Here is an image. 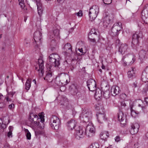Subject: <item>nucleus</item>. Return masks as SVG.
Wrapping results in <instances>:
<instances>
[{
	"label": "nucleus",
	"mask_w": 148,
	"mask_h": 148,
	"mask_svg": "<svg viewBox=\"0 0 148 148\" xmlns=\"http://www.w3.org/2000/svg\"><path fill=\"white\" fill-rule=\"evenodd\" d=\"M74 95H76L77 96H78L79 95H81L80 93V92H77L75 93H74Z\"/></svg>",
	"instance_id": "e2e57ef3"
},
{
	"label": "nucleus",
	"mask_w": 148,
	"mask_h": 148,
	"mask_svg": "<svg viewBox=\"0 0 148 148\" xmlns=\"http://www.w3.org/2000/svg\"><path fill=\"white\" fill-rule=\"evenodd\" d=\"M146 51L143 50L140 51L139 53V56L140 59H143L145 58L146 54Z\"/></svg>",
	"instance_id": "473e14b6"
},
{
	"label": "nucleus",
	"mask_w": 148,
	"mask_h": 148,
	"mask_svg": "<svg viewBox=\"0 0 148 148\" xmlns=\"http://www.w3.org/2000/svg\"><path fill=\"white\" fill-rule=\"evenodd\" d=\"M121 90L120 88L118 86H113L111 89V95L114 96L118 95L121 92Z\"/></svg>",
	"instance_id": "2eb2a0df"
},
{
	"label": "nucleus",
	"mask_w": 148,
	"mask_h": 148,
	"mask_svg": "<svg viewBox=\"0 0 148 148\" xmlns=\"http://www.w3.org/2000/svg\"><path fill=\"white\" fill-rule=\"evenodd\" d=\"M7 125L4 124L2 119H0V134L2 133L7 127Z\"/></svg>",
	"instance_id": "a878e982"
},
{
	"label": "nucleus",
	"mask_w": 148,
	"mask_h": 148,
	"mask_svg": "<svg viewBox=\"0 0 148 148\" xmlns=\"http://www.w3.org/2000/svg\"><path fill=\"white\" fill-rule=\"evenodd\" d=\"M24 131L26 133L27 139L28 140H30L31 139V135L27 129H25Z\"/></svg>",
	"instance_id": "c9c22d12"
},
{
	"label": "nucleus",
	"mask_w": 148,
	"mask_h": 148,
	"mask_svg": "<svg viewBox=\"0 0 148 148\" xmlns=\"http://www.w3.org/2000/svg\"><path fill=\"white\" fill-rule=\"evenodd\" d=\"M49 58H51L56 59L58 61H60V56L57 54L56 53H52L49 56Z\"/></svg>",
	"instance_id": "cd10ccee"
},
{
	"label": "nucleus",
	"mask_w": 148,
	"mask_h": 148,
	"mask_svg": "<svg viewBox=\"0 0 148 148\" xmlns=\"http://www.w3.org/2000/svg\"><path fill=\"white\" fill-rule=\"evenodd\" d=\"M31 86V81L29 79H27V81L25 84V89L28 90H29Z\"/></svg>",
	"instance_id": "72a5a7b5"
},
{
	"label": "nucleus",
	"mask_w": 148,
	"mask_h": 148,
	"mask_svg": "<svg viewBox=\"0 0 148 148\" xmlns=\"http://www.w3.org/2000/svg\"><path fill=\"white\" fill-rule=\"evenodd\" d=\"M110 17L108 15L103 18V25L105 27H108V25L110 23Z\"/></svg>",
	"instance_id": "412c9836"
},
{
	"label": "nucleus",
	"mask_w": 148,
	"mask_h": 148,
	"mask_svg": "<svg viewBox=\"0 0 148 148\" xmlns=\"http://www.w3.org/2000/svg\"><path fill=\"white\" fill-rule=\"evenodd\" d=\"M90 38H91V37H90ZM96 38H88V39L90 42H92L93 43H95V44H96Z\"/></svg>",
	"instance_id": "8fccbe9b"
},
{
	"label": "nucleus",
	"mask_w": 148,
	"mask_h": 148,
	"mask_svg": "<svg viewBox=\"0 0 148 148\" xmlns=\"http://www.w3.org/2000/svg\"><path fill=\"white\" fill-rule=\"evenodd\" d=\"M86 129L82 126H79L76 130L75 138L78 140L83 138L86 134Z\"/></svg>",
	"instance_id": "6e6552de"
},
{
	"label": "nucleus",
	"mask_w": 148,
	"mask_h": 148,
	"mask_svg": "<svg viewBox=\"0 0 148 148\" xmlns=\"http://www.w3.org/2000/svg\"><path fill=\"white\" fill-rule=\"evenodd\" d=\"M78 50L80 52H82L83 51L82 48L79 49Z\"/></svg>",
	"instance_id": "338daca9"
},
{
	"label": "nucleus",
	"mask_w": 148,
	"mask_h": 148,
	"mask_svg": "<svg viewBox=\"0 0 148 148\" xmlns=\"http://www.w3.org/2000/svg\"><path fill=\"white\" fill-rule=\"evenodd\" d=\"M125 93H122L120 95V98L123 99H125L127 96V95L126 93H128L129 92V90L127 87L126 88V90H125Z\"/></svg>",
	"instance_id": "7c9ffc66"
},
{
	"label": "nucleus",
	"mask_w": 148,
	"mask_h": 148,
	"mask_svg": "<svg viewBox=\"0 0 148 148\" xmlns=\"http://www.w3.org/2000/svg\"><path fill=\"white\" fill-rule=\"evenodd\" d=\"M53 34L55 36L58 37L59 35V31L58 29H56L53 31Z\"/></svg>",
	"instance_id": "ea45409f"
},
{
	"label": "nucleus",
	"mask_w": 148,
	"mask_h": 148,
	"mask_svg": "<svg viewBox=\"0 0 148 148\" xmlns=\"http://www.w3.org/2000/svg\"><path fill=\"white\" fill-rule=\"evenodd\" d=\"M134 106V105L133 103L132 104H130V110H133V108Z\"/></svg>",
	"instance_id": "680f3d73"
},
{
	"label": "nucleus",
	"mask_w": 148,
	"mask_h": 148,
	"mask_svg": "<svg viewBox=\"0 0 148 148\" xmlns=\"http://www.w3.org/2000/svg\"><path fill=\"white\" fill-rule=\"evenodd\" d=\"M97 31L95 28L92 29L88 34H97Z\"/></svg>",
	"instance_id": "37998d69"
},
{
	"label": "nucleus",
	"mask_w": 148,
	"mask_h": 148,
	"mask_svg": "<svg viewBox=\"0 0 148 148\" xmlns=\"http://www.w3.org/2000/svg\"><path fill=\"white\" fill-rule=\"evenodd\" d=\"M49 63L50 66L51 67L53 66L56 67H58L59 65L60 64V61H58L57 60H56V59L49 58Z\"/></svg>",
	"instance_id": "6ab92c4d"
},
{
	"label": "nucleus",
	"mask_w": 148,
	"mask_h": 148,
	"mask_svg": "<svg viewBox=\"0 0 148 148\" xmlns=\"http://www.w3.org/2000/svg\"><path fill=\"white\" fill-rule=\"evenodd\" d=\"M63 49L66 53H70L72 52V46L68 42L64 45Z\"/></svg>",
	"instance_id": "aec40b11"
},
{
	"label": "nucleus",
	"mask_w": 148,
	"mask_h": 148,
	"mask_svg": "<svg viewBox=\"0 0 148 148\" xmlns=\"http://www.w3.org/2000/svg\"><path fill=\"white\" fill-rule=\"evenodd\" d=\"M103 3L106 4H110L112 3V0H103Z\"/></svg>",
	"instance_id": "a18cd8bd"
},
{
	"label": "nucleus",
	"mask_w": 148,
	"mask_h": 148,
	"mask_svg": "<svg viewBox=\"0 0 148 148\" xmlns=\"http://www.w3.org/2000/svg\"><path fill=\"white\" fill-rule=\"evenodd\" d=\"M44 78L45 80L49 82H52L54 79L52 73L50 71L46 72L45 77Z\"/></svg>",
	"instance_id": "a211bd4d"
},
{
	"label": "nucleus",
	"mask_w": 148,
	"mask_h": 148,
	"mask_svg": "<svg viewBox=\"0 0 148 148\" xmlns=\"http://www.w3.org/2000/svg\"><path fill=\"white\" fill-rule=\"evenodd\" d=\"M142 32H136L132 36V46L134 48L137 47L138 45L139 40L141 38Z\"/></svg>",
	"instance_id": "423d86ee"
},
{
	"label": "nucleus",
	"mask_w": 148,
	"mask_h": 148,
	"mask_svg": "<svg viewBox=\"0 0 148 148\" xmlns=\"http://www.w3.org/2000/svg\"><path fill=\"white\" fill-rule=\"evenodd\" d=\"M89 129L90 135H88V136L89 137H91L95 133V129L93 127L89 128Z\"/></svg>",
	"instance_id": "4c0bfd02"
},
{
	"label": "nucleus",
	"mask_w": 148,
	"mask_h": 148,
	"mask_svg": "<svg viewBox=\"0 0 148 148\" xmlns=\"http://www.w3.org/2000/svg\"><path fill=\"white\" fill-rule=\"evenodd\" d=\"M98 35H97V34H88V38H90V37H91V38H96L98 37Z\"/></svg>",
	"instance_id": "58836bf2"
},
{
	"label": "nucleus",
	"mask_w": 148,
	"mask_h": 148,
	"mask_svg": "<svg viewBox=\"0 0 148 148\" xmlns=\"http://www.w3.org/2000/svg\"><path fill=\"white\" fill-rule=\"evenodd\" d=\"M95 90V96L97 97L100 98L101 97L102 95V90L99 89H96Z\"/></svg>",
	"instance_id": "c756f323"
},
{
	"label": "nucleus",
	"mask_w": 148,
	"mask_h": 148,
	"mask_svg": "<svg viewBox=\"0 0 148 148\" xmlns=\"http://www.w3.org/2000/svg\"><path fill=\"white\" fill-rule=\"evenodd\" d=\"M29 120L31 121V123L34 124V126H38L40 128V125H42L40 123V119L37 116L33 113H30L29 115Z\"/></svg>",
	"instance_id": "0eeeda50"
},
{
	"label": "nucleus",
	"mask_w": 148,
	"mask_h": 148,
	"mask_svg": "<svg viewBox=\"0 0 148 148\" xmlns=\"http://www.w3.org/2000/svg\"><path fill=\"white\" fill-rule=\"evenodd\" d=\"M118 119L119 121L120 122H123L126 119V116L122 112H119L118 113Z\"/></svg>",
	"instance_id": "4be33fe9"
},
{
	"label": "nucleus",
	"mask_w": 148,
	"mask_h": 148,
	"mask_svg": "<svg viewBox=\"0 0 148 148\" xmlns=\"http://www.w3.org/2000/svg\"><path fill=\"white\" fill-rule=\"evenodd\" d=\"M102 94L103 97L106 99H108L110 98V90L108 89L102 90Z\"/></svg>",
	"instance_id": "393cba45"
},
{
	"label": "nucleus",
	"mask_w": 148,
	"mask_h": 148,
	"mask_svg": "<svg viewBox=\"0 0 148 148\" xmlns=\"http://www.w3.org/2000/svg\"><path fill=\"white\" fill-rule=\"evenodd\" d=\"M42 133V132L40 130H36L35 131V133L36 136L41 134Z\"/></svg>",
	"instance_id": "de8ad7c7"
},
{
	"label": "nucleus",
	"mask_w": 148,
	"mask_h": 148,
	"mask_svg": "<svg viewBox=\"0 0 148 148\" xmlns=\"http://www.w3.org/2000/svg\"><path fill=\"white\" fill-rule=\"evenodd\" d=\"M75 14L79 17L83 15L82 11L80 10L78 12L76 13Z\"/></svg>",
	"instance_id": "09e8293b"
},
{
	"label": "nucleus",
	"mask_w": 148,
	"mask_h": 148,
	"mask_svg": "<svg viewBox=\"0 0 148 148\" xmlns=\"http://www.w3.org/2000/svg\"><path fill=\"white\" fill-rule=\"evenodd\" d=\"M9 108L11 110L13 109L14 108V105L13 103H12L9 105L8 106Z\"/></svg>",
	"instance_id": "3c124183"
},
{
	"label": "nucleus",
	"mask_w": 148,
	"mask_h": 148,
	"mask_svg": "<svg viewBox=\"0 0 148 148\" xmlns=\"http://www.w3.org/2000/svg\"><path fill=\"white\" fill-rule=\"evenodd\" d=\"M92 113L91 112L83 110L79 116L80 119L85 122H88L91 118Z\"/></svg>",
	"instance_id": "39448f33"
},
{
	"label": "nucleus",
	"mask_w": 148,
	"mask_h": 148,
	"mask_svg": "<svg viewBox=\"0 0 148 148\" xmlns=\"http://www.w3.org/2000/svg\"><path fill=\"white\" fill-rule=\"evenodd\" d=\"M88 148H100V145L97 143H92Z\"/></svg>",
	"instance_id": "f704fd0d"
},
{
	"label": "nucleus",
	"mask_w": 148,
	"mask_h": 148,
	"mask_svg": "<svg viewBox=\"0 0 148 148\" xmlns=\"http://www.w3.org/2000/svg\"><path fill=\"white\" fill-rule=\"evenodd\" d=\"M141 78L143 81L145 82H147L148 81V78H146V77H145V74L143 73L142 74Z\"/></svg>",
	"instance_id": "79ce46f5"
},
{
	"label": "nucleus",
	"mask_w": 148,
	"mask_h": 148,
	"mask_svg": "<svg viewBox=\"0 0 148 148\" xmlns=\"http://www.w3.org/2000/svg\"><path fill=\"white\" fill-rule=\"evenodd\" d=\"M38 14L39 15H40V14L42 13V8L40 9H38Z\"/></svg>",
	"instance_id": "4d7b16f0"
},
{
	"label": "nucleus",
	"mask_w": 148,
	"mask_h": 148,
	"mask_svg": "<svg viewBox=\"0 0 148 148\" xmlns=\"http://www.w3.org/2000/svg\"><path fill=\"white\" fill-rule=\"evenodd\" d=\"M77 123L75 120L72 119L67 122L66 125L69 130H72L76 126Z\"/></svg>",
	"instance_id": "dca6fc26"
},
{
	"label": "nucleus",
	"mask_w": 148,
	"mask_h": 148,
	"mask_svg": "<svg viewBox=\"0 0 148 148\" xmlns=\"http://www.w3.org/2000/svg\"><path fill=\"white\" fill-rule=\"evenodd\" d=\"M141 18L145 24H148V4L145 5L142 11Z\"/></svg>",
	"instance_id": "9d476101"
},
{
	"label": "nucleus",
	"mask_w": 148,
	"mask_h": 148,
	"mask_svg": "<svg viewBox=\"0 0 148 148\" xmlns=\"http://www.w3.org/2000/svg\"><path fill=\"white\" fill-rule=\"evenodd\" d=\"M61 124V121L60 119L56 116L52 115L51 118L49 123L51 128L57 131L60 128Z\"/></svg>",
	"instance_id": "f257e3e1"
},
{
	"label": "nucleus",
	"mask_w": 148,
	"mask_h": 148,
	"mask_svg": "<svg viewBox=\"0 0 148 148\" xmlns=\"http://www.w3.org/2000/svg\"><path fill=\"white\" fill-rule=\"evenodd\" d=\"M134 68L133 69L132 68L131 69V70H130L128 71L127 73V74L128 75V77L129 78H131L132 77L133 75V74H134L135 71H134Z\"/></svg>",
	"instance_id": "e433bc0d"
},
{
	"label": "nucleus",
	"mask_w": 148,
	"mask_h": 148,
	"mask_svg": "<svg viewBox=\"0 0 148 148\" xmlns=\"http://www.w3.org/2000/svg\"><path fill=\"white\" fill-rule=\"evenodd\" d=\"M87 86L89 90L91 91H95L97 88L96 83L93 79H90L87 82Z\"/></svg>",
	"instance_id": "9b49d317"
},
{
	"label": "nucleus",
	"mask_w": 148,
	"mask_h": 148,
	"mask_svg": "<svg viewBox=\"0 0 148 148\" xmlns=\"http://www.w3.org/2000/svg\"><path fill=\"white\" fill-rule=\"evenodd\" d=\"M139 125L138 123L132 124L131 125V128L130 129V133L132 134H136L138 131Z\"/></svg>",
	"instance_id": "ddd939ff"
},
{
	"label": "nucleus",
	"mask_w": 148,
	"mask_h": 148,
	"mask_svg": "<svg viewBox=\"0 0 148 148\" xmlns=\"http://www.w3.org/2000/svg\"><path fill=\"white\" fill-rule=\"evenodd\" d=\"M145 101L147 104H148V98L146 97L145 98Z\"/></svg>",
	"instance_id": "052dcab7"
},
{
	"label": "nucleus",
	"mask_w": 148,
	"mask_h": 148,
	"mask_svg": "<svg viewBox=\"0 0 148 148\" xmlns=\"http://www.w3.org/2000/svg\"><path fill=\"white\" fill-rule=\"evenodd\" d=\"M135 61V57L132 55H125L123 57L121 62L124 66L130 65L133 64Z\"/></svg>",
	"instance_id": "f03ea898"
},
{
	"label": "nucleus",
	"mask_w": 148,
	"mask_h": 148,
	"mask_svg": "<svg viewBox=\"0 0 148 148\" xmlns=\"http://www.w3.org/2000/svg\"><path fill=\"white\" fill-rule=\"evenodd\" d=\"M98 122L99 123H103V121L107 120V118L104 113H99L96 114Z\"/></svg>",
	"instance_id": "4468645a"
},
{
	"label": "nucleus",
	"mask_w": 148,
	"mask_h": 148,
	"mask_svg": "<svg viewBox=\"0 0 148 148\" xmlns=\"http://www.w3.org/2000/svg\"><path fill=\"white\" fill-rule=\"evenodd\" d=\"M147 91H148V86L146 85L143 87V92L144 93H146Z\"/></svg>",
	"instance_id": "c03bdc74"
},
{
	"label": "nucleus",
	"mask_w": 148,
	"mask_h": 148,
	"mask_svg": "<svg viewBox=\"0 0 148 148\" xmlns=\"http://www.w3.org/2000/svg\"><path fill=\"white\" fill-rule=\"evenodd\" d=\"M128 49L127 45L126 44H121L119 47V51L122 54L127 52Z\"/></svg>",
	"instance_id": "f3484780"
},
{
	"label": "nucleus",
	"mask_w": 148,
	"mask_h": 148,
	"mask_svg": "<svg viewBox=\"0 0 148 148\" xmlns=\"http://www.w3.org/2000/svg\"><path fill=\"white\" fill-rule=\"evenodd\" d=\"M122 23L118 22L114 23L111 29V35L113 36H118L122 29Z\"/></svg>",
	"instance_id": "20e7f679"
},
{
	"label": "nucleus",
	"mask_w": 148,
	"mask_h": 148,
	"mask_svg": "<svg viewBox=\"0 0 148 148\" xmlns=\"http://www.w3.org/2000/svg\"><path fill=\"white\" fill-rule=\"evenodd\" d=\"M121 105L122 106L125 107L126 106V104L124 101H123L121 102Z\"/></svg>",
	"instance_id": "13d9d810"
},
{
	"label": "nucleus",
	"mask_w": 148,
	"mask_h": 148,
	"mask_svg": "<svg viewBox=\"0 0 148 148\" xmlns=\"http://www.w3.org/2000/svg\"><path fill=\"white\" fill-rule=\"evenodd\" d=\"M131 114L132 116L134 117H135L136 116V114H138L137 112L134 110H130Z\"/></svg>",
	"instance_id": "a19ab883"
},
{
	"label": "nucleus",
	"mask_w": 148,
	"mask_h": 148,
	"mask_svg": "<svg viewBox=\"0 0 148 148\" xmlns=\"http://www.w3.org/2000/svg\"><path fill=\"white\" fill-rule=\"evenodd\" d=\"M25 45L26 47H28L29 45V43L28 42H26L25 43Z\"/></svg>",
	"instance_id": "0e129e2a"
},
{
	"label": "nucleus",
	"mask_w": 148,
	"mask_h": 148,
	"mask_svg": "<svg viewBox=\"0 0 148 148\" xmlns=\"http://www.w3.org/2000/svg\"><path fill=\"white\" fill-rule=\"evenodd\" d=\"M74 69V67L73 66H72L70 68V69L71 71H73Z\"/></svg>",
	"instance_id": "774afa93"
},
{
	"label": "nucleus",
	"mask_w": 148,
	"mask_h": 148,
	"mask_svg": "<svg viewBox=\"0 0 148 148\" xmlns=\"http://www.w3.org/2000/svg\"><path fill=\"white\" fill-rule=\"evenodd\" d=\"M44 113L43 112L41 113V114L39 115V119H40V122H41V124H42V125H40V128H43L44 127Z\"/></svg>",
	"instance_id": "bb28decb"
},
{
	"label": "nucleus",
	"mask_w": 148,
	"mask_h": 148,
	"mask_svg": "<svg viewBox=\"0 0 148 148\" xmlns=\"http://www.w3.org/2000/svg\"><path fill=\"white\" fill-rule=\"evenodd\" d=\"M115 141L116 142H118L120 141L121 140V138L120 136H116L115 138Z\"/></svg>",
	"instance_id": "603ef678"
},
{
	"label": "nucleus",
	"mask_w": 148,
	"mask_h": 148,
	"mask_svg": "<svg viewBox=\"0 0 148 148\" xmlns=\"http://www.w3.org/2000/svg\"><path fill=\"white\" fill-rule=\"evenodd\" d=\"M41 35L42 33L39 31H37L34 32V38L36 43H38V44H40L41 43Z\"/></svg>",
	"instance_id": "f8f14e48"
},
{
	"label": "nucleus",
	"mask_w": 148,
	"mask_h": 148,
	"mask_svg": "<svg viewBox=\"0 0 148 148\" xmlns=\"http://www.w3.org/2000/svg\"><path fill=\"white\" fill-rule=\"evenodd\" d=\"M4 148H10V145L8 143H6L4 144Z\"/></svg>",
	"instance_id": "5fc2aeb1"
},
{
	"label": "nucleus",
	"mask_w": 148,
	"mask_h": 148,
	"mask_svg": "<svg viewBox=\"0 0 148 148\" xmlns=\"http://www.w3.org/2000/svg\"><path fill=\"white\" fill-rule=\"evenodd\" d=\"M60 77H62V79H61V82L62 84V86L65 85L68 83L67 80L66 79V75L63 73H61L60 74Z\"/></svg>",
	"instance_id": "b1692460"
},
{
	"label": "nucleus",
	"mask_w": 148,
	"mask_h": 148,
	"mask_svg": "<svg viewBox=\"0 0 148 148\" xmlns=\"http://www.w3.org/2000/svg\"><path fill=\"white\" fill-rule=\"evenodd\" d=\"M62 79V77H60V75H59V76L56 78L55 80V84L59 86H62V84L61 82V79Z\"/></svg>",
	"instance_id": "c85d7f7f"
},
{
	"label": "nucleus",
	"mask_w": 148,
	"mask_h": 148,
	"mask_svg": "<svg viewBox=\"0 0 148 148\" xmlns=\"http://www.w3.org/2000/svg\"><path fill=\"white\" fill-rule=\"evenodd\" d=\"M75 57L74 58H72V60H76L77 59H78V57H77V55L75 54Z\"/></svg>",
	"instance_id": "bf43d9fd"
},
{
	"label": "nucleus",
	"mask_w": 148,
	"mask_h": 148,
	"mask_svg": "<svg viewBox=\"0 0 148 148\" xmlns=\"http://www.w3.org/2000/svg\"><path fill=\"white\" fill-rule=\"evenodd\" d=\"M145 71L147 73H148V66H147V67L145 69Z\"/></svg>",
	"instance_id": "69168bd1"
},
{
	"label": "nucleus",
	"mask_w": 148,
	"mask_h": 148,
	"mask_svg": "<svg viewBox=\"0 0 148 148\" xmlns=\"http://www.w3.org/2000/svg\"><path fill=\"white\" fill-rule=\"evenodd\" d=\"M38 62L39 66V68L38 67H35V69L37 70L39 72L40 75V76H42L43 74L44 68V61L42 60V56H40L38 60Z\"/></svg>",
	"instance_id": "1a4fd4ad"
},
{
	"label": "nucleus",
	"mask_w": 148,
	"mask_h": 148,
	"mask_svg": "<svg viewBox=\"0 0 148 148\" xmlns=\"http://www.w3.org/2000/svg\"><path fill=\"white\" fill-rule=\"evenodd\" d=\"M23 2H19V4L20 5L21 8L22 9H25V6Z\"/></svg>",
	"instance_id": "49530a36"
},
{
	"label": "nucleus",
	"mask_w": 148,
	"mask_h": 148,
	"mask_svg": "<svg viewBox=\"0 0 148 148\" xmlns=\"http://www.w3.org/2000/svg\"><path fill=\"white\" fill-rule=\"evenodd\" d=\"M5 106V104L3 102L0 103V108H2Z\"/></svg>",
	"instance_id": "6e6d98bb"
},
{
	"label": "nucleus",
	"mask_w": 148,
	"mask_h": 148,
	"mask_svg": "<svg viewBox=\"0 0 148 148\" xmlns=\"http://www.w3.org/2000/svg\"><path fill=\"white\" fill-rule=\"evenodd\" d=\"M36 4L37 6V9H40L42 8V4L40 2H37Z\"/></svg>",
	"instance_id": "864d4df0"
},
{
	"label": "nucleus",
	"mask_w": 148,
	"mask_h": 148,
	"mask_svg": "<svg viewBox=\"0 0 148 148\" xmlns=\"http://www.w3.org/2000/svg\"><path fill=\"white\" fill-rule=\"evenodd\" d=\"M8 129L9 131L7 133V136L9 138H11L12 137V132L13 130V127L12 126H10L8 127Z\"/></svg>",
	"instance_id": "2f4dec72"
},
{
	"label": "nucleus",
	"mask_w": 148,
	"mask_h": 148,
	"mask_svg": "<svg viewBox=\"0 0 148 148\" xmlns=\"http://www.w3.org/2000/svg\"><path fill=\"white\" fill-rule=\"evenodd\" d=\"M101 138L103 140H106L109 136V133L108 132L105 131L101 132L100 134Z\"/></svg>",
	"instance_id": "5701e85b"
},
{
	"label": "nucleus",
	"mask_w": 148,
	"mask_h": 148,
	"mask_svg": "<svg viewBox=\"0 0 148 148\" xmlns=\"http://www.w3.org/2000/svg\"><path fill=\"white\" fill-rule=\"evenodd\" d=\"M99 12V8L97 5H93L89 10V16L91 21L95 19Z\"/></svg>",
	"instance_id": "7ed1b4c3"
}]
</instances>
